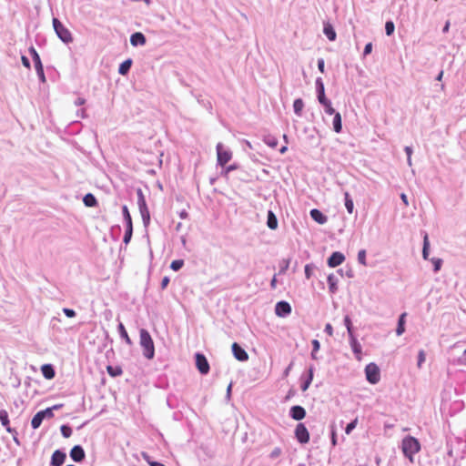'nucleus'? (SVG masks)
<instances>
[{"instance_id": "680f3d73", "label": "nucleus", "mask_w": 466, "mask_h": 466, "mask_svg": "<svg viewBox=\"0 0 466 466\" xmlns=\"http://www.w3.org/2000/svg\"><path fill=\"white\" fill-rule=\"evenodd\" d=\"M318 68L321 73L325 72V61L323 58L318 59Z\"/></svg>"}, {"instance_id": "0eeeda50", "label": "nucleus", "mask_w": 466, "mask_h": 466, "mask_svg": "<svg viewBox=\"0 0 466 466\" xmlns=\"http://www.w3.org/2000/svg\"><path fill=\"white\" fill-rule=\"evenodd\" d=\"M196 366L198 371L206 375L209 372L210 367L206 356L200 352L195 354Z\"/></svg>"}, {"instance_id": "a18cd8bd", "label": "nucleus", "mask_w": 466, "mask_h": 466, "mask_svg": "<svg viewBox=\"0 0 466 466\" xmlns=\"http://www.w3.org/2000/svg\"><path fill=\"white\" fill-rule=\"evenodd\" d=\"M143 458L147 461V463L150 466H166L163 463L157 461H151L150 457L147 453H143Z\"/></svg>"}, {"instance_id": "a211bd4d", "label": "nucleus", "mask_w": 466, "mask_h": 466, "mask_svg": "<svg viewBox=\"0 0 466 466\" xmlns=\"http://www.w3.org/2000/svg\"><path fill=\"white\" fill-rule=\"evenodd\" d=\"M0 422L2 426L5 428L6 431L17 434L16 431L9 426L10 421L5 410H0Z\"/></svg>"}, {"instance_id": "f257e3e1", "label": "nucleus", "mask_w": 466, "mask_h": 466, "mask_svg": "<svg viewBox=\"0 0 466 466\" xmlns=\"http://www.w3.org/2000/svg\"><path fill=\"white\" fill-rule=\"evenodd\" d=\"M139 344L143 349V356L152 360L155 356V345L150 333L146 329L139 330Z\"/></svg>"}, {"instance_id": "f3484780", "label": "nucleus", "mask_w": 466, "mask_h": 466, "mask_svg": "<svg viewBox=\"0 0 466 466\" xmlns=\"http://www.w3.org/2000/svg\"><path fill=\"white\" fill-rule=\"evenodd\" d=\"M310 217L315 222L320 225H323L328 221V217L318 208L310 210Z\"/></svg>"}, {"instance_id": "aec40b11", "label": "nucleus", "mask_w": 466, "mask_h": 466, "mask_svg": "<svg viewBox=\"0 0 466 466\" xmlns=\"http://www.w3.org/2000/svg\"><path fill=\"white\" fill-rule=\"evenodd\" d=\"M41 372L46 380H52L56 376V371L52 364H44L41 367Z\"/></svg>"}, {"instance_id": "338daca9", "label": "nucleus", "mask_w": 466, "mask_h": 466, "mask_svg": "<svg viewBox=\"0 0 466 466\" xmlns=\"http://www.w3.org/2000/svg\"><path fill=\"white\" fill-rule=\"evenodd\" d=\"M324 331H325L329 336H332V335H333V327L331 326V324H330V323H327V324L325 325Z\"/></svg>"}, {"instance_id": "c756f323", "label": "nucleus", "mask_w": 466, "mask_h": 466, "mask_svg": "<svg viewBox=\"0 0 466 466\" xmlns=\"http://www.w3.org/2000/svg\"><path fill=\"white\" fill-rule=\"evenodd\" d=\"M344 204L347 211L352 214L354 211V203L349 192H344Z\"/></svg>"}, {"instance_id": "5701e85b", "label": "nucleus", "mask_w": 466, "mask_h": 466, "mask_svg": "<svg viewBox=\"0 0 466 466\" xmlns=\"http://www.w3.org/2000/svg\"><path fill=\"white\" fill-rule=\"evenodd\" d=\"M329 292L335 294L338 291L339 279L334 274H329L327 278Z\"/></svg>"}, {"instance_id": "4468645a", "label": "nucleus", "mask_w": 466, "mask_h": 466, "mask_svg": "<svg viewBox=\"0 0 466 466\" xmlns=\"http://www.w3.org/2000/svg\"><path fill=\"white\" fill-rule=\"evenodd\" d=\"M349 342L355 358L358 360H360L362 354V347L359 340L357 339L356 336L349 337Z\"/></svg>"}, {"instance_id": "cd10ccee", "label": "nucleus", "mask_w": 466, "mask_h": 466, "mask_svg": "<svg viewBox=\"0 0 466 466\" xmlns=\"http://www.w3.org/2000/svg\"><path fill=\"white\" fill-rule=\"evenodd\" d=\"M117 330H118L120 338L123 339L127 344L132 345V340L129 338V336L126 330V328L122 322L118 323Z\"/></svg>"}, {"instance_id": "69168bd1", "label": "nucleus", "mask_w": 466, "mask_h": 466, "mask_svg": "<svg viewBox=\"0 0 466 466\" xmlns=\"http://www.w3.org/2000/svg\"><path fill=\"white\" fill-rule=\"evenodd\" d=\"M169 281H170V279H169V278H168V277H167V276H166V277H164V278L162 279V280H161V283H160V287H161V289H165L167 287V285L169 284Z\"/></svg>"}, {"instance_id": "774afa93", "label": "nucleus", "mask_w": 466, "mask_h": 466, "mask_svg": "<svg viewBox=\"0 0 466 466\" xmlns=\"http://www.w3.org/2000/svg\"><path fill=\"white\" fill-rule=\"evenodd\" d=\"M85 103H86V99L83 97H77L76 100L75 101V105L76 106H83Z\"/></svg>"}, {"instance_id": "a878e982", "label": "nucleus", "mask_w": 466, "mask_h": 466, "mask_svg": "<svg viewBox=\"0 0 466 466\" xmlns=\"http://www.w3.org/2000/svg\"><path fill=\"white\" fill-rule=\"evenodd\" d=\"M83 203L87 208H95L97 206V200L92 193H87L84 196Z\"/></svg>"}, {"instance_id": "b1692460", "label": "nucleus", "mask_w": 466, "mask_h": 466, "mask_svg": "<svg viewBox=\"0 0 466 466\" xmlns=\"http://www.w3.org/2000/svg\"><path fill=\"white\" fill-rule=\"evenodd\" d=\"M133 61L131 58H127L125 61H123L118 67V74L121 76H126L130 71V68L132 66Z\"/></svg>"}, {"instance_id": "2f4dec72", "label": "nucleus", "mask_w": 466, "mask_h": 466, "mask_svg": "<svg viewBox=\"0 0 466 466\" xmlns=\"http://www.w3.org/2000/svg\"><path fill=\"white\" fill-rule=\"evenodd\" d=\"M304 107V102L301 98H297L293 102V110L298 116H301Z\"/></svg>"}, {"instance_id": "603ef678", "label": "nucleus", "mask_w": 466, "mask_h": 466, "mask_svg": "<svg viewBox=\"0 0 466 466\" xmlns=\"http://www.w3.org/2000/svg\"><path fill=\"white\" fill-rule=\"evenodd\" d=\"M282 451L279 447H276L272 450V451L269 454L270 459H276L281 454Z\"/></svg>"}, {"instance_id": "6ab92c4d", "label": "nucleus", "mask_w": 466, "mask_h": 466, "mask_svg": "<svg viewBox=\"0 0 466 466\" xmlns=\"http://www.w3.org/2000/svg\"><path fill=\"white\" fill-rule=\"evenodd\" d=\"M323 34L329 41H335L337 38L336 31L333 25L329 22H326L323 25Z\"/></svg>"}, {"instance_id": "9d476101", "label": "nucleus", "mask_w": 466, "mask_h": 466, "mask_svg": "<svg viewBox=\"0 0 466 466\" xmlns=\"http://www.w3.org/2000/svg\"><path fill=\"white\" fill-rule=\"evenodd\" d=\"M66 460V453L63 450H56L50 460V466H62Z\"/></svg>"}, {"instance_id": "49530a36", "label": "nucleus", "mask_w": 466, "mask_h": 466, "mask_svg": "<svg viewBox=\"0 0 466 466\" xmlns=\"http://www.w3.org/2000/svg\"><path fill=\"white\" fill-rule=\"evenodd\" d=\"M358 261L361 265H366V250L360 249L358 253Z\"/></svg>"}, {"instance_id": "7c9ffc66", "label": "nucleus", "mask_w": 466, "mask_h": 466, "mask_svg": "<svg viewBox=\"0 0 466 466\" xmlns=\"http://www.w3.org/2000/svg\"><path fill=\"white\" fill-rule=\"evenodd\" d=\"M262 140L267 146H268L271 148H275L279 143L277 137L270 134L264 135Z\"/></svg>"}, {"instance_id": "c85d7f7f", "label": "nucleus", "mask_w": 466, "mask_h": 466, "mask_svg": "<svg viewBox=\"0 0 466 466\" xmlns=\"http://www.w3.org/2000/svg\"><path fill=\"white\" fill-rule=\"evenodd\" d=\"M43 415L44 413H41L40 410L34 415L31 420V426L34 430H36L41 426L43 420H45Z\"/></svg>"}, {"instance_id": "2eb2a0df", "label": "nucleus", "mask_w": 466, "mask_h": 466, "mask_svg": "<svg viewBox=\"0 0 466 466\" xmlns=\"http://www.w3.org/2000/svg\"><path fill=\"white\" fill-rule=\"evenodd\" d=\"M146 43H147V38H146L145 35L141 32H136L130 35V44L133 46H144V45H146Z\"/></svg>"}, {"instance_id": "13d9d810", "label": "nucleus", "mask_w": 466, "mask_h": 466, "mask_svg": "<svg viewBox=\"0 0 466 466\" xmlns=\"http://www.w3.org/2000/svg\"><path fill=\"white\" fill-rule=\"evenodd\" d=\"M317 98L320 105H325L329 100L326 97L325 93L318 94Z\"/></svg>"}, {"instance_id": "8fccbe9b", "label": "nucleus", "mask_w": 466, "mask_h": 466, "mask_svg": "<svg viewBox=\"0 0 466 466\" xmlns=\"http://www.w3.org/2000/svg\"><path fill=\"white\" fill-rule=\"evenodd\" d=\"M314 268V266L311 264H307L304 268L305 277L307 279H309L312 275V270Z\"/></svg>"}, {"instance_id": "e2e57ef3", "label": "nucleus", "mask_w": 466, "mask_h": 466, "mask_svg": "<svg viewBox=\"0 0 466 466\" xmlns=\"http://www.w3.org/2000/svg\"><path fill=\"white\" fill-rule=\"evenodd\" d=\"M432 263L434 265V270L438 271L441 266V259L440 258H432Z\"/></svg>"}, {"instance_id": "412c9836", "label": "nucleus", "mask_w": 466, "mask_h": 466, "mask_svg": "<svg viewBox=\"0 0 466 466\" xmlns=\"http://www.w3.org/2000/svg\"><path fill=\"white\" fill-rule=\"evenodd\" d=\"M314 376V366L310 365L308 370V377L307 379L301 383L300 389L302 391H306L309 387L310 386Z\"/></svg>"}, {"instance_id": "393cba45", "label": "nucleus", "mask_w": 466, "mask_h": 466, "mask_svg": "<svg viewBox=\"0 0 466 466\" xmlns=\"http://www.w3.org/2000/svg\"><path fill=\"white\" fill-rule=\"evenodd\" d=\"M334 116H333V121H332V125H333V130L336 132V133H340L341 130H342V121H341V115L340 113L339 112H335L334 114H332Z\"/></svg>"}, {"instance_id": "4c0bfd02", "label": "nucleus", "mask_w": 466, "mask_h": 466, "mask_svg": "<svg viewBox=\"0 0 466 466\" xmlns=\"http://www.w3.org/2000/svg\"><path fill=\"white\" fill-rule=\"evenodd\" d=\"M61 434L64 438H69L72 435V428L67 424H63L60 427Z\"/></svg>"}, {"instance_id": "20e7f679", "label": "nucleus", "mask_w": 466, "mask_h": 466, "mask_svg": "<svg viewBox=\"0 0 466 466\" xmlns=\"http://www.w3.org/2000/svg\"><path fill=\"white\" fill-rule=\"evenodd\" d=\"M367 380L371 384H376L380 379V370L377 364L370 362L365 367Z\"/></svg>"}, {"instance_id": "5fc2aeb1", "label": "nucleus", "mask_w": 466, "mask_h": 466, "mask_svg": "<svg viewBox=\"0 0 466 466\" xmlns=\"http://www.w3.org/2000/svg\"><path fill=\"white\" fill-rule=\"evenodd\" d=\"M143 221V225L147 228L150 223V213L140 214Z\"/></svg>"}, {"instance_id": "864d4df0", "label": "nucleus", "mask_w": 466, "mask_h": 466, "mask_svg": "<svg viewBox=\"0 0 466 466\" xmlns=\"http://www.w3.org/2000/svg\"><path fill=\"white\" fill-rule=\"evenodd\" d=\"M63 312L67 318H74L76 315L73 309L64 308Z\"/></svg>"}, {"instance_id": "58836bf2", "label": "nucleus", "mask_w": 466, "mask_h": 466, "mask_svg": "<svg viewBox=\"0 0 466 466\" xmlns=\"http://www.w3.org/2000/svg\"><path fill=\"white\" fill-rule=\"evenodd\" d=\"M315 86H316V93H317V95L318 94H321V93H325V86H324V83H323V80H322L321 77H318L316 79Z\"/></svg>"}, {"instance_id": "9b49d317", "label": "nucleus", "mask_w": 466, "mask_h": 466, "mask_svg": "<svg viewBox=\"0 0 466 466\" xmlns=\"http://www.w3.org/2000/svg\"><path fill=\"white\" fill-rule=\"evenodd\" d=\"M70 458L75 462H81L86 458V452L84 448L81 445H75L69 452Z\"/></svg>"}, {"instance_id": "6e6d98bb", "label": "nucleus", "mask_w": 466, "mask_h": 466, "mask_svg": "<svg viewBox=\"0 0 466 466\" xmlns=\"http://www.w3.org/2000/svg\"><path fill=\"white\" fill-rule=\"evenodd\" d=\"M41 413H44L43 417L45 419L46 418H52L54 416L53 409L52 408H46L45 410H40Z\"/></svg>"}, {"instance_id": "0e129e2a", "label": "nucleus", "mask_w": 466, "mask_h": 466, "mask_svg": "<svg viewBox=\"0 0 466 466\" xmlns=\"http://www.w3.org/2000/svg\"><path fill=\"white\" fill-rule=\"evenodd\" d=\"M311 344H312V350L314 352H317L319 351V350L320 349V343L318 339H313L311 341Z\"/></svg>"}, {"instance_id": "ea45409f", "label": "nucleus", "mask_w": 466, "mask_h": 466, "mask_svg": "<svg viewBox=\"0 0 466 466\" xmlns=\"http://www.w3.org/2000/svg\"><path fill=\"white\" fill-rule=\"evenodd\" d=\"M184 266V260L183 259H175L170 264V268L174 271H178L182 268Z\"/></svg>"}, {"instance_id": "bb28decb", "label": "nucleus", "mask_w": 466, "mask_h": 466, "mask_svg": "<svg viewBox=\"0 0 466 466\" xmlns=\"http://www.w3.org/2000/svg\"><path fill=\"white\" fill-rule=\"evenodd\" d=\"M406 316H407V313L403 312L402 314H400V316L399 318L398 326L396 329V333L398 336H400L405 332Z\"/></svg>"}, {"instance_id": "4be33fe9", "label": "nucleus", "mask_w": 466, "mask_h": 466, "mask_svg": "<svg viewBox=\"0 0 466 466\" xmlns=\"http://www.w3.org/2000/svg\"><path fill=\"white\" fill-rule=\"evenodd\" d=\"M267 226L270 229H277L279 226L278 218L272 210L268 211Z\"/></svg>"}, {"instance_id": "423d86ee", "label": "nucleus", "mask_w": 466, "mask_h": 466, "mask_svg": "<svg viewBox=\"0 0 466 466\" xmlns=\"http://www.w3.org/2000/svg\"><path fill=\"white\" fill-rule=\"evenodd\" d=\"M295 438L300 444H306L309 441V432L304 423L299 422L295 428Z\"/></svg>"}, {"instance_id": "f8f14e48", "label": "nucleus", "mask_w": 466, "mask_h": 466, "mask_svg": "<svg viewBox=\"0 0 466 466\" xmlns=\"http://www.w3.org/2000/svg\"><path fill=\"white\" fill-rule=\"evenodd\" d=\"M345 260V256L339 251H334L329 257L327 264L329 268H335L339 266Z\"/></svg>"}, {"instance_id": "ddd939ff", "label": "nucleus", "mask_w": 466, "mask_h": 466, "mask_svg": "<svg viewBox=\"0 0 466 466\" xmlns=\"http://www.w3.org/2000/svg\"><path fill=\"white\" fill-rule=\"evenodd\" d=\"M306 410L300 405H294L289 410V416L295 420H301L306 417Z\"/></svg>"}, {"instance_id": "de8ad7c7", "label": "nucleus", "mask_w": 466, "mask_h": 466, "mask_svg": "<svg viewBox=\"0 0 466 466\" xmlns=\"http://www.w3.org/2000/svg\"><path fill=\"white\" fill-rule=\"evenodd\" d=\"M322 106H324V111L327 115H332L336 112L335 109L332 107L330 100H329L327 104Z\"/></svg>"}, {"instance_id": "f704fd0d", "label": "nucleus", "mask_w": 466, "mask_h": 466, "mask_svg": "<svg viewBox=\"0 0 466 466\" xmlns=\"http://www.w3.org/2000/svg\"><path fill=\"white\" fill-rule=\"evenodd\" d=\"M420 450V442L417 439L410 436V453L419 452Z\"/></svg>"}, {"instance_id": "39448f33", "label": "nucleus", "mask_w": 466, "mask_h": 466, "mask_svg": "<svg viewBox=\"0 0 466 466\" xmlns=\"http://www.w3.org/2000/svg\"><path fill=\"white\" fill-rule=\"evenodd\" d=\"M216 149L218 165L224 167L228 162L230 161L232 153L230 150L226 149L222 143H218Z\"/></svg>"}, {"instance_id": "473e14b6", "label": "nucleus", "mask_w": 466, "mask_h": 466, "mask_svg": "<svg viewBox=\"0 0 466 466\" xmlns=\"http://www.w3.org/2000/svg\"><path fill=\"white\" fill-rule=\"evenodd\" d=\"M343 323H344V325H345V327L347 329L348 336L349 337L355 336L352 321H351V319H350V317L349 315H346L344 317Z\"/></svg>"}, {"instance_id": "79ce46f5", "label": "nucleus", "mask_w": 466, "mask_h": 466, "mask_svg": "<svg viewBox=\"0 0 466 466\" xmlns=\"http://www.w3.org/2000/svg\"><path fill=\"white\" fill-rule=\"evenodd\" d=\"M395 25L392 21L389 20L385 24V33L387 35H391L394 33Z\"/></svg>"}, {"instance_id": "bf43d9fd", "label": "nucleus", "mask_w": 466, "mask_h": 466, "mask_svg": "<svg viewBox=\"0 0 466 466\" xmlns=\"http://www.w3.org/2000/svg\"><path fill=\"white\" fill-rule=\"evenodd\" d=\"M372 51V44L371 43H368L365 45V47H364V50H363V56H366L368 55H370Z\"/></svg>"}, {"instance_id": "4d7b16f0", "label": "nucleus", "mask_w": 466, "mask_h": 466, "mask_svg": "<svg viewBox=\"0 0 466 466\" xmlns=\"http://www.w3.org/2000/svg\"><path fill=\"white\" fill-rule=\"evenodd\" d=\"M425 352L423 350H420L419 352V356H418V361H417V366L419 368L421 367L422 363L425 361Z\"/></svg>"}, {"instance_id": "a19ab883", "label": "nucleus", "mask_w": 466, "mask_h": 466, "mask_svg": "<svg viewBox=\"0 0 466 466\" xmlns=\"http://www.w3.org/2000/svg\"><path fill=\"white\" fill-rule=\"evenodd\" d=\"M429 248H430V242H429L428 235L426 234V235L424 236V240H423V249H422V255H423V258H428V255H429Z\"/></svg>"}, {"instance_id": "7ed1b4c3", "label": "nucleus", "mask_w": 466, "mask_h": 466, "mask_svg": "<svg viewBox=\"0 0 466 466\" xmlns=\"http://www.w3.org/2000/svg\"><path fill=\"white\" fill-rule=\"evenodd\" d=\"M29 53L32 56L33 62L35 64V68L36 75H37L39 80L42 83H45L46 76H45L44 66H43L40 56L38 55L37 51L35 50V48L34 46H31L29 48Z\"/></svg>"}, {"instance_id": "1a4fd4ad", "label": "nucleus", "mask_w": 466, "mask_h": 466, "mask_svg": "<svg viewBox=\"0 0 466 466\" xmlns=\"http://www.w3.org/2000/svg\"><path fill=\"white\" fill-rule=\"evenodd\" d=\"M233 356L238 361H247L248 360V354L238 343L234 342L231 346Z\"/></svg>"}, {"instance_id": "c03bdc74", "label": "nucleus", "mask_w": 466, "mask_h": 466, "mask_svg": "<svg viewBox=\"0 0 466 466\" xmlns=\"http://www.w3.org/2000/svg\"><path fill=\"white\" fill-rule=\"evenodd\" d=\"M401 450L405 458H408V435L401 441Z\"/></svg>"}, {"instance_id": "72a5a7b5", "label": "nucleus", "mask_w": 466, "mask_h": 466, "mask_svg": "<svg viewBox=\"0 0 466 466\" xmlns=\"http://www.w3.org/2000/svg\"><path fill=\"white\" fill-rule=\"evenodd\" d=\"M122 215L126 227H127L128 225L133 226L132 218L127 205L122 206Z\"/></svg>"}, {"instance_id": "f03ea898", "label": "nucleus", "mask_w": 466, "mask_h": 466, "mask_svg": "<svg viewBox=\"0 0 466 466\" xmlns=\"http://www.w3.org/2000/svg\"><path fill=\"white\" fill-rule=\"evenodd\" d=\"M52 24L57 37L63 43L67 45L73 42V36L71 32L63 25V23L58 18L54 17L52 20Z\"/></svg>"}, {"instance_id": "37998d69", "label": "nucleus", "mask_w": 466, "mask_h": 466, "mask_svg": "<svg viewBox=\"0 0 466 466\" xmlns=\"http://www.w3.org/2000/svg\"><path fill=\"white\" fill-rule=\"evenodd\" d=\"M357 423H358L357 419H355V420H351L350 423H348L345 428L346 434H350L351 431L356 428Z\"/></svg>"}, {"instance_id": "6e6552de", "label": "nucleus", "mask_w": 466, "mask_h": 466, "mask_svg": "<svg viewBox=\"0 0 466 466\" xmlns=\"http://www.w3.org/2000/svg\"><path fill=\"white\" fill-rule=\"evenodd\" d=\"M275 313L278 317L285 318L291 313V306L285 300L277 302L275 306Z\"/></svg>"}, {"instance_id": "3c124183", "label": "nucleus", "mask_w": 466, "mask_h": 466, "mask_svg": "<svg viewBox=\"0 0 466 466\" xmlns=\"http://www.w3.org/2000/svg\"><path fill=\"white\" fill-rule=\"evenodd\" d=\"M289 262H290V259L288 258V259H283L281 264H280V269H279V273L282 274V273H285L286 270L289 268Z\"/></svg>"}, {"instance_id": "dca6fc26", "label": "nucleus", "mask_w": 466, "mask_h": 466, "mask_svg": "<svg viewBox=\"0 0 466 466\" xmlns=\"http://www.w3.org/2000/svg\"><path fill=\"white\" fill-rule=\"evenodd\" d=\"M137 206H138L140 214L148 213L149 210H148V208H147V205L146 202V198H145L142 189L138 188L137 190Z\"/></svg>"}, {"instance_id": "c9c22d12", "label": "nucleus", "mask_w": 466, "mask_h": 466, "mask_svg": "<svg viewBox=\"0 0 466 466\" xmlns=\"http://www.w3.org/2000/svg\"><path fill=\"white\" fill-rule=\"evenodd\" d=\"M133 235V226L128 225L126 227L125 234L123 237V242L125 245L129 244Z\"/></svg>"}, {"instance_id": "052dcab7", "label": "nucleus", "mask_w": 466, "mask_h": 466, "mask_svg": "<svg viewBox=\"0 0 466 466\" xmlns=\"http://www.w3.org/2000/svg\"><path fill=\"white\" fill-rule=\"evenodd\" d=\"M21 61H22V64H23V66H24L25 67H26V68H28V69L31 67L30 60L28 59V57H27V56H21Z\"/></svg>"}, {"instance_id": "e433bc0d", "label": "nucleus", "mask_w": 466, "mask_h": 466, "mask_svg": "<svg viewBox=\"0 0 466 466\" xmlns=\"http://www.w3.org/2000/svg\"><path fill=\"white\" fill-rule=\"evenodd\" d=\"M106 370H107L108 374L111 377H116V376H119L122 374V369L118 366H116V367L107 366Z\"/></svg>"}, {"instance_id": "09e8293b", "label": "nucleus", "mask_w": 466, "mask_h": 466, "mask_svg": "<svg viewBox=\"0 0 466 466\" xmlns=\"http://www.w3.org/2000/svg\"><path fill=\"white\" fill-rule=\"evenodd\" d=\"M330 441H331L332 446L335 447L337 445V433H336V429H335L334 425H331Z\"/></svg>"}]
</instances>
